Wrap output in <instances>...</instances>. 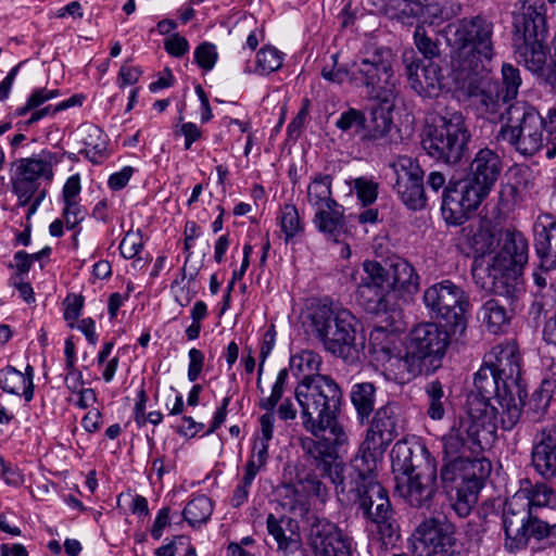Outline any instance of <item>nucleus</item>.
I'll return each mask as SVG.
<instances>
[{
    "instance_id": "2eb2a0df",
    "label": "nucleus",
    "mask_w": 556,
    "mask_h": 556,
    "mask_svg": "<svg viewBox=\"0 0 556 556\" xmlns=\"http://www.w3.org/2000/svg\"><path fill=\"white\" fill-rule=\"evenodd\" d=\"M364 275L356 283L355 296L359 305L371 314L392 311L396 306V295L387 287L383 266L377 261L363 263Z\"/></svg>"
},
{
    "instance_id": "c9c22d12",
    "label": "nucleus",
    "mask_w": 556,
    "mask_h": 556,
    "mask_svg": "<svg viewBox=\"0 0 556 556\" xmlns=\"http://www.w3.org/2000/svg\"><path fill=\"white\" fill-rule=\"evenodd\" d=\"M351 403L356 410L357 419L364 422L375 409L376 387L371 382H358L352 386Z\"/></svg>"
},
{
    "instance_id": "6e6552de",
    "label": "nucleus",
    "mask_w": 556,
    "mask_h": 556,
    "mask_svg": "<svg viewBox=\"0 0 556 556\" xmlns=\"http://www.w3.org/2000/svg\"><path fill=\"white\" fill-rule=\"evenodd\" d=\"M393 60L390 48H367L351 63V85L364 88L369 99L383 103L392 101L397 88Z\"/></svg>"
},
{
    "instance_id": "864d4df0",
    "label": "nucleus",
    "mask_w": 556,
    "mask_h": 556,
    "mask_svg": "<svg viewBox=\"0 0 556 556\" xmlns=\"http://www.w3.org/2000/svg\"><path fill=\"white\" fill-rule=\"evenodd\" d=\"M501 72L503 83V88L501 91L504 94V99L511 101L516 99L522 81L520 71L513 64L504 63L502 65Z\"/></svg>"
},
{
    "instance_id": "49530a36",
    "label": "nucleus",
    "mask_w": 556,
    "mask_h": 556,
    "mask_svg": "<svg viewBox=\"0 0 556 556\" xmlns=\"http://www.w3.org/2000/svg\"><path fill=\"white\" fill-rule=\"evenodd\" d=\"M283 54L271 46L261 48L256 53L254 73L268 75L282 66Z\"/></svg>"
},
{
    "instance_id": "dca6fc26",
    "label": "nucleus",
    "mask_w": 556,
    "mask_h": 556,
    "mask_svg": "<svg viewBox=\"0 0 556 556\" xmlns=\"http://www.w3.org/2000/svg\"><path fill=\"white\" fill-rule=\"evenodd\" d=\"M450 344L448 332L435 323H424L409 333L406 357L421 362L430 358L431 364L440 362Z\"/></svg>"
},
{
    "instance_id": "de8ad7c7",
    "label": "nucleus",
    "mask_w": 556,
    "mask_h": 556,
    "mask_svg": "<svg viewBox=\"0 0 556 556\" xmlns=\"http://www.w3.org/2000/svg\"><path fill=\"white\" fill-rule=\"evenodd\" d=\"M492 470L491 462L484 457H464L463 480L483 485Z\"/></svg>"
},
{
    "instance_id": "7c9ffc66",
    "label": "nucleus",
    "mask_w": 556,
    "mask_h": 556,
    "mask_svg": "<svg viewBox=\"0 0 556 556\" xmlns=\"http://www.w3.org/2000/svg\"><path fill=\"white\" fill-rule=\"evenodd\" d=\"M412 88L420 96H432L440 90V68L434 63L419 66L412 63L407 66Z\"/></svg>"
},
{
    "instance_id": "6e6d98bb",
    "label": "nucleus",
    "mask_w": 556,
    "mask_h": 556,
    "mask_svg": "<svg viewBox=\"0 0 556 556\" xmlns=\"http://www.w3.org/2000/svg\"><path fill=\"white\" fill-rule=\"evenodd\" d=\"M391 442L392 441L389 438H386L384 434L369 426L359 448L365 452L382 456Z\"/></svg>"
},
{
    "instance_id": "f704fd0d",
    "label": "nucleus",
    "mask_w": 556,
    "mask_h": 556,
    "mask_svg": "<svg viewBox=\"0 0 556 556\" xmlns=\"http://www.w3.org/2000/svg\"><path fill=\"white\" fill-rule=\"evenodd\" d=\"M390 166L396 177L394 189L424 182V170L416 159L400 155Z\"/></svg>"
},
{
    "instance_id": "a19ab883",
    "label": "nucleus",
    "mask_w": 556,
    "mask_h": 556,
    "mask_svg": "<svg viewBox=\"0 0 556 556\" xmlns=\"http://www.w3.org/2000/svg\"><path fill=\"white\" fill-rule=\"evenodd\" d=\"M277 220L286 243L293 241L304 232V223L294 204H285L277 216Z\"/></svg>"
},
{
    "instance_id": "5fc2aeb1",
    "label": "nucleus",
    "mask_w": 556,
    "mask_h": 556,
    "mask_svg": "<svg viewBox=\"0 0 556 556\" xmlns=\"http://www.w3.org/2000/svg\"><path fill=\"white\" fill-rule=\"evenodd\" d=\"M365 118V114L362 111L351 108L341 113L336 122V127L342 131L353 130L354 134L361 137Z\"/></svg>"
},
{
    "instance_id": "4be33fe9",
    "label": "nucleus",
    "mask_w": 556,
    "mask_h": 556,
    "mask_svg": "<svg viewBox=\"0 0 556 556\" xmlns=\"http://www.w3.org/2000/svg\"><path fill=\"white\" fill-rule=\"evenodd\" d=\"M483 364L502 377L505 388L519 390L521 366L520 356L515 343L507 342L495 345L485 354Z\"/></svg>"
},
{
    "instance_id": "603ef678",
    "label": "nucleus",
    "mask_w": 556,
    "mask_h": 556,
    "mask_svg": "<svg viewBox=\"0 0 556 556\" xmlns=\"http://www.w3.org/2000/svg\"><path fill=\"white\" fill-rule=\"evenodd\" d=\"M396 338L395 333L382 327H377L370 331L368 340L372 352L390 355L395 348Z\"/></svg>"
},
{
    "instance_id": "e2e57ef3",
    "label": "nucleus",
    "mask_w": 556,
    "mask_h": 556,
    "mask_svg": "<svg viewBox=\"0 0 556 556\" xmlns=\"http://www.w3.org/2000/svg\"><path fill=\"white\" fill-rule=\"evenodd\" d=\"M64 319L68 323L70 327H74V323L80 316L84 307V298L78 294H68L64 302Z\"/></svg>"
},
{
    "instance_id": "f03ea898",
    "label": "nucleus",
    "mask_w": 556,
    "mask_h": 556,
    "mask_svg": "<svg viewBox=\"0 0 556 556\" xmlns=\"http://www.w3.org/2000/svg\"><path fill=\"white\" fill-rule=\"evenodd\" d=\"M555 492L545 482L520 480L519 490L506 501L503 511L504 548L508 553L525 549L531 539L556 543V523L549 525L538 516V508L551 505Z\"/></svg>"
},
{
    "instance_id": "473e14b6",
    "label": "nucleus",
    "mask_w": 556,
    "mask_h": 556,
    "mask_svg": "<svg viewBox=\"0 0 556 556\" xmlns=\"http://www.w3.org/2000/svg\"><path fill=\"white\" fill-rule=\"evenodd\" d=\"M393 122L384 110H376L371 113L370 119L365 118L361 140L372 146H384L390 142V132Z\"/></svg>"
},
{
    "instance_id": "5701e85b",
    "label": "nucleus",
    "mask_w": 556,
    "mask_h": 556,
    "mask_svg": "<svg viewBox=\"0 0 556 556\" xmlns=\"http://www.w3.org/2000/svg\"><path fill=\"white\" fill-rule=\"evenodd\" d=\"M531 465L544 480L556 478V426L547 425L533 440Z\"/></svg>"
},
{
    "instance_id": "f257e3e1",
    "label": "nucleus",
    "mask_w": 556,
    "mask_h": 556,
    "mask_svg": "<svg viewBox=\"0 0 556 556\" xmlns=\"http://www.w3.org/2000/svg\"><path fill=\"white\" fill-rule=\"evenodd\" d=\"M495 242L490 227H480L471 237V248L480 256L475 258L472 277L482 289L505 298L514 309L526 292L521 270L528 262V241L520 231L506 230L500 250L485 257Z\"/></svg>"
},
{
    "instance_id": "58836bf2",
    "label": "nucleus",
    "mask_w": 556,
    "mask_h": 556,
    "mask_svg": "<svg viewBox=\"0 0 556 556\" xmlns=\"http://www.w3.org/2000/svg\"><path fill=\"white\" fill-rule=\"evenodd\" d=\"M514 175L517 178L516 182L503 185L500 191V205L506 211L514 210L521 201V188H527L531 172L528 167H518Z\"/></svg>"
},
{
    "instance_id": "e433bc0d",
    "label": "nucleus",
    "mask_w": 556,
    "mask_h": 556,
    "mask_svg": "<svg viewBox=\"0 0 556 556\" xmlns=\"http://www.w3.org/2000/svg\"><path fill=\"white\" fill-rule=\"evenodd\" d=\"M307 202L315 210L338 203L332 195V177L317 174L307 186Z\"/></svg>"
},
{
    "instance_id": "ddd939ff",
    "label": "nucleus",
    "mask_w": 556,
    "mask_h": 556,
    "mask_svg": "<svg viewBox=\"0 0 556 556\" xmlns=\"http://www.w3.org/2000/svg\"><path fill=\"white\" fill-rule=\"evenodd\" d=\"M497 426L491 408H486L483 417L465 409L442 437L444 456L467 457L477 454L481 450L480 432L493 433Z\"/></svg>"
},
{
    "instance_id": "6ab92c4d",
    "label": "nucleus",
    "mask_w": 556,
    "mask_h": 556,
    "mask_svg": "<svg viewBox=\"0 0 556 556\" xmlns=\"http://www.w3.org/2000/svg\"><path fill=\"white\" fill-rule=\"evenodd\" d=\"M308 544L315 556H351L352 540L339 527L324 518H314L309 526Z\"/></svg>"
},
{
    "instance_id": "774afa93",
    "label": "nucleus",
    "mask_w": 556,
    "mask_h": 556,
    "mask_svg": "<svg viewBox=\"0 0 556 556\" xmlns=\"http://www.w3.org/2000/svg\"><path fill=\"white\" fill-rule=\"evenodd\" d=\"M63 218L68 229L75 228L85 218V213L77 202H64Z\"/></svg>"
},
{
    "instance_id": "2f4dec72",
    "label": "nucleus",
    "mask_w": 556,
    "mask_h": 556,
    "mask_svg": "<svg viewBox=\"0 0 556 556\" xmlns=\"http://www.w3.org/2000/svg\"><path fill=\"white\" fill-rule=\"evenodd\" d=\"M380 457L381 456L359 448L351 463V481L349 483L344 482L346 485L345 490L367 485L370 482H379L377 480V468Z\"/></svg>"
},
{
    "instance_id": "a878e982",
    "label": "nucleus",
    "mask_w": 556,
    "mask_h": 556,
    "mask_svg": "<svg viewBox=\"0 0 556 556\" xmlns=\"http://www.w3.org/2000/svg\"><path fill=\"white\" fill-rule=\"evenodd\" d=\"M54 161V154L48 150H42L39 154L31 157L20 159L16 161L15 177L13 180L39 187L40 179L52 180V164Z\"/></svg>"
},
{
    "instance_id": "37998d69",
    "label": "nucleus",
    "mask_w": 556,
    "mask_h": 556,
    "mask_svg": "<svg viewBox=\"0 0 556 556\" xmlns=\"http://www.w3.org/2000/svg\"><path fill=\"white\" fill-rule=\"evenodd\" d=\"M480 317L488 327V330L497 333L503 326L507 325L510 315L508 311L497 300H488L480 309Z\"/></svg>"
},
{
    "instance_id": "79ce46f5",
    "label": "nucleus",
    "mask_w": 556,
    "mask_h": 556,
    "mask_svg": "<svg viewBox=\"0 0 556 556\" xmlns=\"http://www.w3.org/2000/svg\"><path fill=\"white\" fill-rule=\"evenodd\" d=\"M321 364L320 355L312 350H303L290 358V369L301 378L324 376L319 372Z\"/></svg>"
},
{
    "instance_id": "4d7b16f0",
    "label": "nucleus",
    "mask_w": 556,
    "mask_h": 556,
    "mask_svg": "<svg viewBox=\"0 0 556 556\" xmlns=\"http://www.w3.org/2000/svg\"><path fill=\"white\" fill-rule=\"evenodd\" d=\"M59 93L58 89L38 88L33 91L24 106L16 109V114L18 116H23L29 111H34L45 102L56 98Z\"/></svg>"
},
{
    "instance_id": "a18cd8bd",
    "label": "nucleus",
    "mask_w": 556,
    "mask_h": 556,
    "mask_svg": "<svg viewBox=\"0 0 556 556\" xmlns=\"http://www.w3.org/2000/svg\"><path fill=\"white\" fill-rule=\"evenodd\" d=\"M397 415L393 405H384L375 412L370 426L391 441L399 434Z\"/></svg>"
},
{
    "instance_id": "c03bdc74",
    "label": "nucleus",
    "mask_w": 556,
    "mask_h": 556,
    "mask_svg": "<svg viewBox=\"0 0 556 556\" xmlns=\"http://www.w3.org/2000/svg\"><path fill=\"white\" fill-rule=\"evenodd\" d=\"M425 392L427 396V416L432 420H442L447 403L442 383L439 380L431 381L425 387Z\"/></svg>"
},
{
    "instance_id": "bf43d9fd",
    "label": "nucleus",
    "mask_w": 556,
    "mask_h": 556,
    "mask_svg": "<svg viewBox=\"0 0 556 556\" xmlns=\"http://www.w3.org/2000/svg\"><path fill=\"white\" fill-rule=\"evenodd\" d=\"M414 41L418 51L427 59L439 56L440 49L435 41L427 36L422 26H417L414 31Z\"/></svg>"
},
{
    "instance_id": "69168bd1",
    "label": "nucleus",
    "mask_w": 556,
    "mask_h": 556,
    "mask_svg": "<svg viewBox=\"0 0 556 556\" xmlns=\"http://www.w3.org/2000/svg\"><path fill=\"white\" fill-rule=\"evenodd\" d=\"M189 365H188V380L194 382L200 377L204 366V354L202 351L192 348L188 352Z\"/></svg>"
},
{
    "instance_id": "680f3d73",
    "label": "nucleus",
    "mask_w": 556,
    "mask_h": 556,
    "mask_svg": "<svg viewBox=\"0 0 556 556\" xmlns=\"http://www.w3.org/2000/svg\"><path fill=\"white\" fill-rule=\"evenodd\" d=\"M194 60L201 68L211 71L217 61L215 46L210 42L201 43L194 51Z\"/></svg>"
},
{
    "instance_id": "393cba45",
    "label": "nucleus",
    "mask_w": 556,
    "mask_h": 556,
    "mask_svg": "<svg viewBox=\"0 0 556 556\" xmlns=\"http://www.w3.org/2000/svg\"><path fill=\"white\" fill-rule=\"evenodd\" d=\"M383 278L390 291L396 295H413L418 292L420 278L414 266L402 257L390 258L383 267Z\"/></svg>"
},
{
    "instance_id": "9b49d317",
    "label": "nucleus",
    "mask_w": 556,
    "mask_h": 556,
    "mask_svg": "<svg viewBox=\"0 0 556 556\" xmlns=\"http://www.w3.org/2000/svg\"><path fill=\"white\" fill-rule=\"evenodd\" d=\"M545 119L539 111L526 101H516L506 109V122L496 135L497 141H505L521 155L532 156L545 141Z\"/></svg>"
},
{
    "instance_id": "13d9d810",
    "label": "nucleus",
    "mask_w": 556,
    "mask_h": 556,
    "mask_svg": "<svg viewBox=\"0 0 556 556\" xmlns=\"http://www.w3.org/2000/svg\"><path fill=\"white\" fill-rule=\"evenodd\" d=\"M445 464L441 469L443 483L463 482L464 457H445Z\"/></svg>"
},
{
    "instance_id": "8fccbe9b",
    "label": "nucleus",
    "mask_w": 556,
    "mask_h": 556,
    "mask_svg": "<svg viewBox=\"0 0 556 556\" xmlns=\"http://www.w3.org/2000/svg\"><path fill=\"white\" fill-rule=\"evenodd\" d=\"M401 201L409 210H421L427 204V194L424 182L416 184L408 187L394 189Z\"/></svg>"
},
{
    "instance_id": "0eeeda50",
    "label": "nucleus",
    "mask_w": 556,
    "mask_h": 556,
    "mask_svg": "<svg viewBox=\"0 0 556 556\" xmlns=\"http://www.w3.org/2000/svg\"><path fill=\"white\" fill-rule=\"evenodd\" d=\"M473 387L466 409L483 417L486 408H491L495 424L504 430L513 429L521 416L520 400L514 395L516 389L505 388L502 377L485 364L476 372Z\"/></svg>"
},
{
    "instance_id": "423d86ee",
    "label": "nucleus",
    "mask_w": 556,
    "mask_h": 556,
    "mask_svg": "<svg viewBox=\"0 0 556 556\" xmlns=\"http://www.w3.org/2000/svg\"><path fill=\"white\" fill-rule=\"evenodd\" d=\"M307 328L331 355L344 361L356 356L355 317L350 311L331 304L316 305L308 313Z\"/></svg>"
},
{
    "instance_id": "7ed1b4c3",
    "label": "nucleus",
    "mask_w": 556,
    "mask_h": 556,
    "mask_svg": "<svg viewBox=\"0 0 556 556\" xmlns=\"http://www.w3.org/2000/svg\"><path fill=\"white\" fill-rule=\"evenodd\" d=\"M294 397L300 406L302 426L307 432L319 438L329 431L337 445L348 441V434L338 421L343 391L330 375L300 378Z\"/></svg>"
},
{
    "instance_id": "f8f14e48",
    "label": "nucleus",
    "mask_w": 556,
    "mask_h": 556,
    "mask_svg": "<svg viewBox=\"0 0 556 556\" xmlns=\"http://www.w3.org/2000/svg\"><path fill=\"white\" fill-rule=\"evenodd\" d=\"M422 299L432 318L444 320L454 332L465 330L471 304L462 287L445 279L428 287Z\"/></svg>"
},
{
    "instance_id": "c756f323",
    "label": "nucleus",
    "mask_w": 556,
    "mask_h": 556,
    "mask_svg": "<svg viewBox=\"0 0 556 556\" xmlns=\"http://www.w3.org/2000/svg\"><path fill=\"white\" fill-rule=\"evenodd\" d=\"M535 252L540 258L541 268L556 269V222L535 226Z\"/></svg>"
},
{
    "instance_id": "9d476101",
    "label": "nucleus",
    "mask_w": 556,
    "mask_h": 556,
    "mask_svg": "<svg viewBox=\"0 0 556 556\" xmlns=\"http://www.w3.org/2000/svg\"><path fill=\"white\" fill-rule=\"evenodd\" d=\"M345 492L353 494V497L348 500L357 504L368 520L372 539L386 548L394 546L401 538L400 526L394 517L388 492L380 482L349 488Z\"/></svg>"
},
{
    "instance_id": "aec40b11",
    "label": "nucleus",
    "mask_w": 556,
    "mask_h": 556,
    "mask_svg": "<svg viewBox=\"0 0 556 556\" xmlns=\"http://www.w3.org/2000/svg\"><path fill=\"white\" fill-rule=\"evenodd\" d=\"M503 161L498 153L490 148H481L472 157L466 181L488 197L498 180Z\"/></svg>"
},
{
    "instance_id": "3c124183",
    "label": "nucleus",
    "mask_w": 556,
    "mask_h": 556,
    "mask_svg": "<svg viewBox=\"0 0 556 556\" xmlns=\"http://www.w3.org/2000/svg\"><path fill=\"white\" fill-rule=\"evenodd\" d=\"M353 190L363 206L372 204L378 197L379 184L371 177H357L353 179Z\"/></svg>"
},
{
    "instance_id": "a211bd4d",
    "label": "nucleus",
    "mask_w": 556,
    "mask_h": 556,
    "mask_svg": "<svg viewBox=\"0 0 556 556\" xmlns=\"http://www.w3.org/2000/svg\"><path fill=\"white\" fill-rule=\"evenodd\" d=\"M485 198L466 180L450 182L442 194V216L450 225H462Z\"/></svg>"
},
{
    "instance_id": "bb28decb",
    "label": "nucleus",
    "mask_w": 556,
    "mask_h": 556,
    "mask_svg": "<svg viewBox=\"0 0 556 556\" xmlns=\"http://www.w3.org/2000/svg\"><path fill=\"white\" fill-rule=\"evenodd\" d=\"M268 534L275 540L280 551L293 552L301 545L300 526L296 519L269 514L266 519Z\"/></svg>"
},
{
    "instance_id": "b1692460",
    "label": "nucleus",
    "mask_w": 556,
    "mask_h": 556,
    "mask_svg": "<svg viewBox=\"0 0 556 556\" xmlns=\"http://www.w3.org/2000/svg\"><path fill=\"white\" fill-rule=\"evenodd\" d=\"M301 446L314 460L321 477L329 479L336 485L338 493H344L346 485L344 484L342 468L338 464H333V450L330 444L312 438H303L301 439Z\"/></svg>"
},
{
    "instance_id": "052dcab7",
    "label": "nucleus",
    "mask_w": 556,
    "mask_h": 556,
    "mask_svg": "<svg viewBox=\"0 0 556 556\" xmlns=\"http://www.w3.org/2000/svg\"><path fill=\"white\" fill-rule=\"evenodd\" d=\"M143 248L140 230L128 231L119 243V252L124 258H134Z\"/></svg>"
},
{
    "instance_id": "1a4fd4ad",
    "label": "nucleus",
    "mask_w": 556,
    "mask_h": 556,
    "mask_svg": "<svg viewBox=\"0 0 556 556\" xmlns=\"http://www.w3.org/2000/svg\"><path fill=\"white\" fill-rule=\"evenodd\" d=\"M470 138L465 117L459 112H453L438 115L427 124L421 146L432 159L456 164L463 159Z\"/></svg>"
},
{
    "instance_id": "f3484780",
    "label": "nucleus",
    "mask_w": 556,
    "mask_h": 556,
    "mask_svg": "<svg viewBox=\"0 0 556 556\" xmlns=\"http://www.w3.org/2000/svg\"><path fill=\"white\" fill-rule=\"evenodd\" d=\"M490 71L478 75L459 76L453 75L460 88L465 89L468 97L472 99L478 110L489 116H502V108L509 102L498 90L496 81L490 77Z\"/></svg>"
},
{
    "instance_id": "cd10ccee",
    "label": "nucleus",
    "mask_w": 556,
    "mask_h": 556,
    "mask_svg": "<svg viewBox=\"0 0 556 556\" xmlns=\"http://www.w3.org/2000/svg\"><path fill=\"white\" fill-rule=\"evenodd\" d=\"M288 380V370L286 368L280 369L277 374L276 380L271 387L270 395L260 400V408L266 410L260 418L261 425V437L265 442H270L274 435V424H275V407L281 400L285 391V387Z\"/></svg>"
},
{
    "instance_id": "4c0bfd02",
    "label": "nucleus",
    "mask_w": 556,
    "mask_h": 556,
    "mask_svg": "<svg viewBox=\"0 0 556 556\" xmlns=\"http://www.w3.org/2000/svg\"><path fill=\"white\" fill-rule=\"evenodd\" d=\"M0 388L8 393L21 395L26 401L34 396V386L28 377H24L22 371L13 366H7L0 370Z\"/></svg>"
},
{
    "instance_id": "c85d7f7f",
    "label": "nucleus",
    "mask_w": 556,
    "mask_h": 556,
    "mask_svg": "<svg viewBox=\"0 0 556 556\" xmlns=\"http://www.w3.org/2000/svg\"><path fill=\"white\" fill-rule=\"evenodd\" d=\"M427 450L424 445L417 442H409L407 440L397 441L391 450V465L395 479L399 476L410 475L418 466L417 462L420 459Z\"/></svg>"
},
{
    "instance_id": "412c9836",
    "label": "nucleus",
    "mask_w": 556,
    "mask_h": 556,
    "mask_svg": "<svg viewBox=\"0 0 556 556\" xmlns=\"http://www.w3.org/2000/svg\"><path fill=\"white\" fill-rule=\"evenodd\" d=\"M395 482V492L410 506L429 507L437 490L435 467L429 468L428 472L399 476Z\"/></svg>"
},
{
    "instance_id": "338daca9",
    "label": "nucleus",
    "mask_w": 556,
    "mask_h": 556,
    "mask_svg": "<svg viewBox=\"0 0 556 556\" xmlns=\"http://www.w3.org/2000/svg\"><path fill=\"white\" fill-rule=\"evenodd\" d=\"M175 136H182L185 139V149L189 150L191 146L202 138V130L191 122L184 123L179 129L174 131Z\"/></svg>"
},
{
    "instance_id": "09e8293b",
    "label": "nucleus",
    "mask_w": 556,
    "mask_h": 556,
    "mask_svg": "<svg viewBox=\"0 0 556 556\" xmlns=\"http://www.w3.org/2000/svg\"><path fill=\"white\" fill-rule=\"evenodd\" d=\"M422 3L417 0H389L386 4L387 14L402 22L420 16Z\"/></svg>"
},
{
    "instance_id": "4468645a",
    "label": "nucleus",
    "mask_w": 556,
    "mask_h": 556,
    "mask_svg": "<svg viewBox=\"0 0 556 556\" xmlns=\"http://www.w3.org/2000/svg\"><path fill=\"white\" fill-rule=\"evenodd\" d=\"M415 556H459L454 526L445 518L422 520L409 539Z\"/></svg>"
},
{
    "instance_id": "39448f33",
    "label": "nucleus",
    "mask_w": 556,
    "mask_h": 556,
    "mask_svg": "<svg viewBox=\"0 0 556 556\" xmlns=\"http://www.w3.org/2000/svg\"><path fill=\"white\" fill-rule=\"evenodd\" d=\"M516 56L528 71L547 83L546 5L543 0H528L515 16Z\"/></svg>"
},
{
    "instance_id": "20e7f679",
    "label": "nucleus",
    "mask_w": 556,
    "mask_h": 556,
    "mask_svg": "<svg viewBox=\"0 0 556 556\" xmlns=\"http://www.w3.org/2000/svg\"><path fill=\"white\" fill-rule=\"evenodd\" d=\"M494 24L482 15L465 17L446 27L453 75L462 77L490 71L495 56Z\"/></svg>"
},
{
    "instance_id": "ea45409f",
    "label": "nucleus",
    "mask_w": 556,
    "mask_h": 556,
    "mask_svg": "<svg viewBox=\"0 0 556 556\" xmlns=\"http://www.w3.org/2000/svg\"><path fill=\"white\" fill-rule=\"evenodd\" d=\"M213 513V504L210 497L200 494L191 498L182 510L184 519L190 527H200L208 521Z\"/></svg>"
},
{
    "instance_id": "0e129e2a",
    "label": "nucleus",
    "mask_w": 556,
    "mask_h": 556,
    "mask_svg": "<svg viewBox=\"0 0 556 556\" xmlns=\"http://www.w3.org/2000/svg\"><path fill=\"white\" fill-rule=\"evenodd\" d=\"M420 16L424 17V22L437 24L443 20H447L450 14L447 10L442 8L439 3L427 0V3L422 4Z\"/></svg>"
},
{
    "instance_id": "72a5a7b5",
    "label": "nucleus",
    "mask_w": 556,
    "mask_h": 556,
    "mask_svg": "<svg viewBox=\"0 0 556 556\" xmlns=\"http://www.w3.org/2000/svg\"><path fill=\"white\" fill-rule=\"evenodd\" d=\"M313 224L328 239L338 241L345 224L343 206L336 203V206L328 205L315 210Z\"/></svg>"
}]
</instances>
